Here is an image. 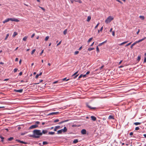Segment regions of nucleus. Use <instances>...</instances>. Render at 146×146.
Returning <instances> with one entry per match:
<instances>
[{"mask_svg":"<svg viewBox=\"0 0 146 146\" xmlns=\"http://www.w3.org/2000/svg\"><path fill=\"white\" fill-rule=\"evenodd\" d=\"M33 135L32 137L35 138H39L40 136L42 135L41 131L40 130L35 129L33 131Z\"/></svg>","mask_w":146,"mask_h":146,"instance_id":"f257e3e1","label":"nucleus"},{"mask_svg":"<svg viewBox=\"0 0 146 146\" xmlns=\"http://www.w3.org/2000/svg\"><path fill=\"white\" fill-rule=\"evenodd\" d=\"M10 21L15 22L19 21V20L17 19L14 18H8L5 20L3 22V23H5L9 22Z\"/></svg>","mask_w":146,"mask_h":146,"instance_id":"f03ea898","label":"nucleus"},{"mask_svg":"<svg viewBox=\"0 0 146 146\" xmlns=\"http://www.w3.org/2000/svg\"><path fill=\"white\" fill-rule=\"evenodd\" d=\"M40 123V122L39 121H35V124L30 126L29 128V129H31L38 127V125Z\"/></svg>","mask_w":146,"mask_h":146,"instance_id":"7ed1b4c3","label":"nucleus"},{"mask_svg":"<svg viewBox=\"0 0 146 146\" xmlns=\"http://www.w3.org/2000/svg\"><path fill=\"white\" fill-rule=\"evenodd\" d=\"M67 129L66 127H64L63 129H62L58 130L57 132L58 134H61L62 133H65L66 132Z\"/></svg>","mask_w":146,"mask_h":146,"instance_id":"20e7f679","label":"nucleus"},{"mask_svg":"<svg viewBox=\"0 0 146 146\" xmlns=\"http://www.w3.org/2000/svg\"><path fill=\"white\" fill-rule=\"evenodd\" d=\"M113 19L114 18L113 17L110 16L105 20V22L106 23H108L111 21L112 20H113Z\"/></svg>","mask_w":146,"mask_h":146,"instance_id":"39448f33","label":"nucleus"},{"mask_svg":"<svg viewBox=\"0 0 146 146\" xmlns=\"http://www.w3.org/2000/svg\"><path fill=\"white\" fill-rule=\"evenodd\" d=\"M16 141H18L20 143H22L24 144H26L27 143V142H24L23 141H21L20 140L18 139H17Z\"/></svg>","mask_w":146,"mask_h":146,"instance_id":"423d86ee","label":"nucleus"},{"mask_svg":"<svg viewBox=\"0 0 146 146\" xmlns=\"http://www.w3.org/2000/svg\"><path fill=\"white\" fill-rule=\"evenodd\" d=\"M58 113L59 112H54L50 113L48 115H57Z\"/></svg>","mask_w":146,"mask_h":146,"instance_id":"0eeeda50","label":"nucleus"},{"mask_svg":"<svg viewBox=\"0 0 146 146\" xmlns=\"http://www.w3.org/2000/svg\"><path fill=\"white\" fill-rule=\"evenodd\" d=\"M81 133L82 134H86V130L85 129H83L81 131Z\"/></svg>","mask_w":146,"mask_h":146,"instance_id":"6e6552de","label":"nucleus"},{"mask_svg":"<svg viewBox=\"0 0 146 146\" xmlns=\"http://www.w3.org/2000/svg\"><path fill=\"white\" fill-rule=\"evenodd\" d=\"M87 106L90 109H94L96 108L95 107H91L88 104H86Z\"/></svg>","mask_w":146,"mask_h":146,"instance_id":"1a4fd4ad","label":"nucleus"},{"mask_svg":"<svg viewBox=\"0 0 146 146\" xmlns=\"http://www.w3.org/2000/svg\"><path fill=\"white\" fill-rule=\"evenodd\" d=\"M48 132V131L46 130H43L42 131H41V133H42V134H46Z\"/></svg>","mask_w":146,"mask_h":146,"instance_id":"9d476101","label":"nucleus"},{"mask_svg":"<svg viewBox=\"0 0 146 146\" xmlns=\"http://www.w3.org/2000/svg\"><path fill=\"white\" fill-rule=\"evenodd\" d=\"M23 89H20V90H15L14 91L19 92V93H22L23 92Z\"/></svg>","mask_w":146,"mask_h":146,"instance_id":"9b49d317","label":"nucleus"},{"mask_svg":"<svg viewBox=\"0 0 146 146\" xmlns=\"http://www.w3.org/2000/svg\"><path fill=\"white\" fill-rule=\"evenodd\" d=\"M91 119L93 121H95L96 120V117L94 116H91Z\"/></svg>","mask_w":146,"mask_h":146,"instance_id":"f8f14e48","label":"nucleus"},{"mask_svg":"<svg viewBox=\"0 0 146 146\" xmlns=\"http://www.w3.org/2000/svg\"><path fill=\"white\" fill-rule=\"evenodd\" d=\"M60 128V126H56L55 127L54 129V131H56L57 129Z\"/></svg>","mask_w":146,"mask_h":146,"instance_id":"ddd939ff","label":"nucleus"},{"mask_svg":"<svg viewBox=\"0 0 146 146\" xmlns=\"http://www.w3.org/2000/svg\"><path fill=\"white\" fill-rule=\"evenodd\" d=\"M109 119H114V116L111 115H110L108 117Z\"/></svg>","mask_w":146,"mask_h":146,"instance_id":"4468645a","label":"nucleus"},{"mask_svg":"<svg viewBox=\"0 0 146 146\" xmlns=\"http://www.w3.org/2000/svg\"><path fill=\"white\" fill-rule=\"evenodd\" d=\"M42 74V72H41L39 74H37L35 76L36 78H37L39 76H40Z\"/></svg>","mask_w":146,"mask_h":146,"instance_id":"2eb2a0df","label":"nucleus"},{"mask_svg":"<svg viewBox=\"0 0 146 146\" xmlns=\"http://www.w3.org/2000/svg\"><path fill=\"white\" fill-rule=\"evenodd\" d=\"M17 35V33L16 32H14L13 35L12 36L13 37H14L15 36H16Z\"/></svg>","mask_w":146,"mask_h":146,"instance_id":"dca6fc26","label":"nucleus"},{"mask_svg":"<svg viewBox=\"0 0 146 146\" xmlns=\"http://www.w3.org/2000/svg\"><path fill=\"white\" fill-rule=\"evenodd\" d=\"M68 120H64V121H61L59 123H58V124H62L64 122H67V121H68Z\"/></svg>","mask_w":146,"mask_h":146,"instance_id":"f3484780","label":"nucleus"},{"mask_svg":"<svg viewBox=\"0 0 146 146\" xmlns=\"http://www.w3.org/2000/svg\"><path fill=\"white\" fill-rule=\"evenodd\" d=\"M91 19V17L90 16H88L87 18V21L89 22L90 21V20Z\"/></svg>","mask_w":146,"mask_h":146,"instance_id":"a211bd4d","label":"nucleus"},{"mask_svg":"<svg viewBox=\"0 0 146 146\" xmlns=\"http://www.w3.org/2000/svg\"><path fill=\"white\" fill-rule=\"evenodd\" d=\"M55 133L54 132H49L48 133V135H53Z\"/></svg>","mask_w":146,"mask_h":146,"instance_id":"6ab92c4d","label":"nucleus"},{"mask_svg":"<svg viewBox=\"0 0 146 146\" xmlns=\"http://www.w3.org/2000/svg\"><path fill=\"white\" fill-rule=\"evenodd\" d=\"M74 1L76 2H78L79 3H82V1L81 0H74Z\"/></svg>","mask_w":146,"mask_h":146,"instance_id":"aec40b11","label":"nucleus"},{"mask_svg":"<svg viewBox=\"0 0 146 146\" xmlns=\"http://www.w3.org/2000/svg\"><path fill=\"white\" fill-rule=\"evenodd\" d=\"M128 42V41H125V42H123L122 43L119 44V45L120 46H121L123 44H124L125 43H126L127 42Z\"/></svg>","mask_w":146,"mask_h":146,"instance_id":"412c9836","label":"nucleus"},{"mask_svg":"<svg viewBox=\"0 0 146 146\" xmlns=\"http://www.w3.org/2000/svg\"><path fill=\"white\" fill-rule=\"evenodd\" d=\"M78 142V139H75L73 141V143H76Z\"/></svg>","mask_w":146,"mask_h":146,"instance_id":"4be33fe9","label":"nucleus"},{"mask_svg":"<svg viewBox=\"0 0 146 146\" xmlns=\"http://www.w3.org/2000/svg\"><path fill=\"white\" fill-rule=\"evenodd\" d=\"M78 72V71L76 72L75 73H74L76 75L74 77V79L75 78L78 76V74H77Z\"/></svg>","mask_w":146,"mask_h":146,"instance_id":"5701e85b","label":"nucleus"},{"mask_svg":"<svg viewBox=\"0 0 146 146\" xmlns=\"http://www.w3.org/2000/svg\"><path fill=\"white\" fill-rule=\"evenodd\" d=\"M78 72V71L76 72L75 73H74L76 75L74 77V79L75 78L78 76V74H77Z\"/></svg>","mask_w":146,"mask_h":146,"instance_id":"b1692460","label":"nucleus"},{"mask_svg":"<svg viewBox=\"0 0 146 146\" xmlns=\"http://www.w3.org/2000/svg\"><path fill=\"white\" fill-rule=\"evenodd\" d=\"M0 138L1 139V141L2 142H3L4 141V138L2 137L1 135H0Z\"/></svg>","mask_w":146,"mask_h":146,"instance_id":"393cba45","label":"nucleus"},{"mask_svg":"<svg viewBox=\"0 0 146 146\" xmlns=\"http://www.w3.org/2000/svg\"><path fill=\"white\" fill-rule=\"evenodd\" d=\"M141 59V56H138L137 57V61H138V62H139Z\"/></svg>","mask_w":146,"mask_h":146,"instance_id":"a878e982","label":"nucleus"},{"mask_svg":"<svg viewBox=\"0 0 146 146\" xmlns=\"http://www.w3.org/2000/svg\"><path fill=\"white\" fill-rule=\"evenodd\" d=\"M94 48L90 47V48H88V50L90 51H91V50H94Z\"/></svg>","mask_w":146,"mask_h":146,"instance_id":"bb28decb","label":"nucleus"},{"mask_svg":"<svg viewBox=\"0 0 146 146\" xmlns=\"http://www.w3.org/2000/svg\"><path fill=\"white\" fill-rule=\"evenodd\" d=\"M141 124V123L140 122H135L134 123V124L136 125H140Z\"/></svg>","mask_w":146,"mask_h":146,"instance_id":"cd10ccee","label":"nucleus"},{"mask_svg":"<svg viewBox=\"0 0 146 146\" xmlns=\"http://www.w3.org/2000/svg\"><path fill=\"white\" fill-rule=\"evenodd\" d=\"M28 37L27 36H25L23 38V40L24 41H25L27 38Z\"/></svg>","mask_w":146,"mask_h":146,"instance_id":"c85d7f7f","label":"nucleus"},{"mask_svg":"<svg viewBox=\"0 0 146 146\" xmlns=\"http://www.w3.org/2000/svg\"><path fill=\"white\" fill-rule=\"evenodd\" d=\"M67 29H66L64 30V31L63 32V34L64 35H65L66 33H67Z\"/></svg>","mask_w":146,"mask_h":146,"instance_id":"c756f323","label":"nucleus"},{"mask_svg":"<svg viewBox=\"0 0 146 146\" xmlns=\"http://www.w3.org/2000/svg\"><path fill=\"white\" fill-rule=\"evenodd\" d=\"M9 36V34L8 33V34H7L6 35V36L5 38V40H6Z\"/></svg>","mask_w":146,"mask_h":146,"instance_id":"7c9ffc66","label":"nucleus"},{"mask_svg":"<svg viewBox=\"0 0 146 146\" xmlns=\"http://www.w3.org/2000/svg\"><path fill=\"white\" fill-rule=\"evenodd\" d=\"M14 138L13 137H10L8 139V140L9 141H11Z\"/></svg>","mask_w":146,"mask_h":146,"instance_id":"2f4dec72","label":"nucleus"},{"mask_svg":"<svg viewBox=\"0 0 146 146\" xmlns=\"http://www.w3.org/2000/svg\"><path fill=\"white\" fill-rule=\"evenodd\" d=\"M103 29V27H101L100 30H98V33H99L100 31H102Z\"/></svg>","mask_w":146,"mask_h":146,"instance_id":"473e14b6","label":"nucleus"},{"mask_svg":"<svg viewBox=\"0 0 146 146\" xmlns=\"http://www.w3.org/2000/svg\"><path fill=\"white\" fill-rule=\"evenodd\" d=\"M49 36H46L45 39V40L46 41L47 40H48V39H49Z\"/></svg>","mask_w":146,"mask_h":146,"instance_id":"72a5a7b5","label":"nucleus"},{"mask_svg":"<svg viewBox=\"0 0 146 146\" xmlns=\"http://www.w3.org/2000/svg\"><path fill=\"white\" fill-rule=\"evenodd\" d=\"M67 79L66 78H64L62 79V80L63 81L66 80V81H67L69 80V79Z\"/></svg>","mask_w":146,"mask_h":146,"instance_id":"f704fd0d","label":"nucleus"},{"mask_svg":"<svg viewBox=\"0 0 146 146\" xmlns=\"http://www.w3.org/2000/svg\"><path fill=\"white\" fill-rule=\"evenodd\" d=\"M139 18L141 19L142 20H144V17L143 16H139Z\"/></svg>","mask_w":146,"mask_h":146,"instance_id":"c9c22d12","label":"nucleus"},{"mask_svg":"<svg viewBox=\"0 0 146 146\" xmlns=\"http://www.w3.org/2000/svg\"><path fill=\"white\" fill-rule=\"evenodd\" d=\"M44 145H46L48 143L46 141H43L42 143Z\"/></svg>","mask_w":146,"mask_h":146,"instance_id":"e433bc0d","label":"nucleus"},{"mask_svg":"<svg viewBox=\"0 0 146 146\" xmlns=\"http://www.w3.org/2000/svg\"><path fill=\"white\" fill-rule=\"evenodd\" d=\"M35 51H36V49H34L32 51L31 54H33Z\"/></svg>","mask_w":146,"mask_h":146,"instance_id":"4c0bfd02","label":"nucleus"},{"mask_svg":"<svg viewBox=\"0 0 146 146\" xmlns=\"http://www.w3.org/2000/svg\"><path fill=\"white\" fill-rule=\"evenodd\" d=\"M96 50L97 52H100V50L98 46H97L96 47Z\"/></svg>","mask_w":146,"mask_h":146,"instance_id":"58836bf2","label":"nucleus"},{"mask_svg":"<svg viewBox=\"0 0 146 146\" xmlns=\"http://www.w3.org/2000/svg\"><path fill=\"white\" fill-rule=\"evenodd\" d=\"M18 70V69L17 68H15L14 70V72H16Z\"/></svg>","mask_w":146,"mask_h":146,"instance_id":"ea45409f","label":"nucleus"},{"mask_svg":"<svg viewBox=\"0 0 146 146\" xmlns=\"http://www.w3.org/2000/svg\"><path fill=\"white\" fill-rule=\"evenodd\" d=\"M92 39H93L92 37L90 38L88 41V42H90L91 41V40Z\"/></svg>","mask_w":146,"mask_h":146,"instance_id":"a19ab883","label":"nucleus"},{"mask_svg":"<svg viewBox=\"0 0 146 146\" xmlns=\"http://www.w3.org/2000/svg\"><path fill=\"white\" fill-rule=\"evenodd\" d=\"M79 52L78 51H76L74 52V54L76 55L79 53Z\"/></svg>","mask_w":146,"mask_h":146,"instance_id":"79ce46f5","label":"nucleus"},{"mask_svg":"<svg viewBox=\"0 0 146 146\" xmlns=\"http://www.w3.org/2000/svg\"><path fill=\"white\" fill-rule=\"evenodd\" d=\"M100 24V23H98L96 25V26L95 27V28H94V29H96V28L98 27V25H99V24Z\"/></svg>","mask_w":146,"mask_h":146,"instance_id":"37998d69","label":"nucleus"},{"mask_svg":"<svg viewBox=\"0 0 146 146\" xmlns=\"http://www.w3.org/2000/svg\"><path fill=\"white\" fill-rule=\"evenodd\" d=\"M131 43V42H130L129 43H128V44H126L125 46V47H127V46H129V45H130Z\"/></svg>","mask_w":146,"mask_h":146,"instance_id":"c03bdc74","label":"nucleus"},{"mask_svg":"<svg viewBox=\"0 0 146 146\" xmlns=\"http://www.w3.org/2000/svg\"><path fill=\"white\" fill-rule=\"evenodd\" d=\"M135 44H134V43H133V44H132V45H131V48H133V46L135 45Z\"/></svg>","mask_w":146,"mask_h":146,"instance_id":"a18cd8bd","label":"nucleus"},{"mask_svg":"<svg viewBox=\"0 0 146 146\" xmlns=\"http://www.w3.org/2000/svg\"><path fill=\"white\" fill-rule=\"evenodd\" d=\"M39 7L40 8L42 9L43 11H45V9L44 8H43L42 7H41L40 6H39Z\"/></svg>","mask_w":146,"mask_h":146,"instance_id":"49530a36","label":"nucleus"},{"mask_svg":"<svg viewBox=\"0 0 146 146\" xmlns=\"http://www.w3.org/2000/svg\"><path fill=\"white\" fill-rule=\"evenodd\" d=\"M139 127H135V130L137 131V130H139Z\"/></svg>","mask_w":146,"mask_h":146,"instance_id":"de8ad7c7","label":"nucleus"},{"mask_svg":"<svg viewBox=\"0 0 146 146\" xmlns=\"http://www.w3.org/2000/svg\"><path fill=\"white\" fill-rule=\"evenodd\" d=\"M59 121V120L58 119H56L55 120H54V122H58V121Z\"/></svg>","mask_w":146,"mask_h":146,"instance_id":"09e8293b","label":"nucleus"},{"mask_svg":"<svg viewBox=\"0 0 146 146\" xmlns=\"http://www.w3.org/2000/svg\"><path fill=\"white\" fill-rule=\"evenodd\" d=\"M104 44V42H102L101 43H100L99 45H98V46H102V45L103 44Z\"/></svg>","mask_w":146,"mask_h":146,"instance_id":"8fccbe9b","label":"nucleus"},{"mask_svg":"<svg viewBox=\"0 0 146 146\" xmlns=\"http://www.w3.org/2000/svg\"><path fill=\"white\" fill-rule=\"evenodd\" d=\"M146 62V57H145L144 58L143 63H145Z\"/></svg>","mask_w":146,"mask_h":146,"instance_id":"3c124183","label":"nucleus"},{"mask_svg":"<svg viewBox=\"0 0 146 146\" xmlns=\"http://www.w3.org/2000/svg\"><path fill=\"white\" fill-rule=\"evenodd\" d=\"M83 74H81L78 77V79H79L81 77H82Z\"/></svg>","mask_w":146,"mask_h":146,"instance_id":"603ef678","label":"nucleus"},{"mask_svg":"<svg viewBox=\"0 0 146 146\" xmlns=\"http://www.w3.org/2000/svg\"><path fill=\"white\" fill-rule=\"evenodd\" d=\"M116 0L118 2H119V3H120L121 4H122L123 3L121 1H120L119 0Z\"/></svg>","mask_w":146,"mask_h":146,"instance_id":"864d4df0","label":"nucleus"},{"mask_svg":"<svg viewBox=\"0 0 146 146\" xmlns=\"http://www.w3.org/2000/svg\"><path fill=\"white\" fill-rule=\"evenodd\" d=\"M61 41H60L57 44V46H58L61 43Z\"/></svg>","mask_w":146,"mask_h":146,"instance_id":"5fc2aeb1","label":"nucleus"},{"mask_svg":"<svg viewBox=\"0 0 146 146\" xmlns=\"http://www.w3.org/2000/svg\"><path fill=\"white\" fill-rule=\"evenodd\" d=\"M43 52H44V50H42L41 52H40V55H42V54L43 53Z\"/></svg>","mask_w":146,"mask_h":146,"instance_id":"6e6d98bb","label":"nucleus"},{"mask_svg":"<svg viewBox=\"0 0 146 146\" xmlns=\"http://www.w3.org/2000/svg\"><path fill=\"white\" fill-rule=\"evenodd\" d=\"M140 30L139 29L136 33L137 34V35L138 34L139 32H140Z\"/></svg>","mask_w":146,"mask_h":146,"instance_id":"4d7b16f0","label":"nucleus"},{"mask_svg":"<svg viewBox=\"0 0 146 146\" xmlns=\"http://www.w3.org/2000/svg\"><path fill=\"white\" fill-rule=\"evenodd\" d=\"M139 42V40L137 41H136L135 42H134V44H136L138 43Z\"/></svg>","mask_w":146,"mask_h":146,"instance_id":"13d9d810","label":"nucleus"},{"mask_svg":"<svg viewBox=\"0 0 146 146\" xmlns=\"http://www.w3.org/2000/svg\"><path fill=\"white\" fill-rule=\"evenodd\" d=\"M112 35L113 36H114L115 35V32L114 31H113L112 32Z\"/></svg>","mask_w":146,"mask_h":146,"instance_id":"bf43d9fd","label":"nucleus"},{"mask_svg":"<svg viewBox=\"0 0 146 146\" xmlns=\"http://www.w3.org/2000/svg\"><path fill=\"white\" fill-rule=\"evenodd\" d=\"M35 35V33L33 34L31 36V38H33L34 36Z\"/></svg>","mask_w":146,"mask_h":146,"instance_id":"052dcab7","label":"nucleus"},{"mask_svg":"<svg viewBox=\"0 0 146 146\" xmlns=\"http://www.w3.org/2000/svg\"><path fill=\"white\" fill-rule=\"evenodd\" d=\"M143 38L142 39H140V40H139V42H141L142 41H143Z\"/></svg>","mask_w":146,"mask_h":146,"instance_id":"680f3d73","label":"nucleus"},{"mask_svg":"<svg viewBox=\"0 0 146 146\" xmlns=\"http://www.w3.org/2000/svg\"><path fill=\"white\" fill-rule=\"evenodd\" d=\"M90 73V72L89 71H88V72H87L86 73V75H87V74H89Z\"/></svg>","mask_w":146,"mask_h":146,"instance_id":"e2e57ef3","label":"nucleus"},{"mask_svg":"<svg viewBox=\"0 0 146 146\" xmlns=\"http://www.w3.org/2000/svg\"><path fill=\"white\" fill-rule=\"evenodd\" d=\"M22 72H21L19 74V75L21 76L22 75Z\"/></svg>","mask_w":146,"mask_h":146,"instance_id":"0e129e2a","label":"nucleus"},{"mask_svg":"<svg viewBox=\"0 0 146 146\" xmlns=\"http://www.w3.org/2000/svg\"><path fill=\"white\" fill-rule=\"evenodd\" d=\"M18 60V58H16L15 59V61H17Z\"/></svg>","mask_w":146,"mask_h":146,"instance_id":"69168bd1","label":"nucleus"},{"mask_svg":"<svg viewBox=\"0 0 146 146\" xmlns=\"http://www.w3.org/2000/svg\"><path fill=\"white\" fill-rule=\"evenodd\" d=\"M133 133L132 132H131L130 133L129 135H133Z\"/></svg>","mask_w":146,"mask_h":146,"instance_id":"338daca9","label":"nucleus"},{"mask_svg":"<svg viewBox=\"0 0 146 146\" xmlns=\"http://www.w3.org/2000/svg\"><path fill=\"white\" fill-rule=\"evenodd\" d=\"M82 46H81V47H80L79 48L78 50H80L82 49Z\"/></svg>","mask_w":146,"mask_h":146,"instance_id":"774afa93","label":"nucleus"}]
</instances>
